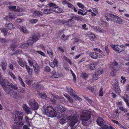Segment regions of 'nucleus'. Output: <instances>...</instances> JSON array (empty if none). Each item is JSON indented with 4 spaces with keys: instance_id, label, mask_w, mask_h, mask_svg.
Here are the masks:
<instances>
[{
    "instance_id": "f257e3e1",
    "label": "nucleus",
    "mask_w": 129,
    "mask_h": 129,
    "mask_svg": "<svg viewBox=\"0 0 129 129\" xmlns=\"http://www.w3.org/2000/svg\"><path fill=\"white\" fill-rule=\"evenodd\" d=\"M62 106H58L53 109L51 106H49L45 109L43 108L42 109L43 113L44 114H47L49 116L54 117L57 116V115H59L60 117L62 116V115L64 113V110Z\"/></svg>"
},
{
    "instance_id": "f03ea898",
    "label": "nucleus",
    "mask_w": 129,
    "mask_h": 129,
    "mask_svg": "<svg viewBox=\"0 0 129 129\" xmlns=\"http://www.w3.org/2000/svg\"><path fill=\"white\" fill-rule=\"evenodd\" d=\"M15 118L14 119V123L17 126H13V129H20L19 127L22 126L23 124V123L21 121L23 115V113L19 111H16L14 114Z\"/></svg>"
},
{
    "instance_id": "7ed1b4c3",
    "label": "nucleus",
    "mask_w": 129,
    "mask_h": 129,
    "mask_svg": "<svg viewBox=\"0 0 129 129\" xmlns=\"http://www.w3.org/2000/svg\"><path fill=\"white\" fill-rule=\"evenodd\" d=\"M81 120L84 125H88L90 123L91 112L89 111H84L81 115Z\"/></svg>"
},
{
    "instance_id": "20e7f679",
    "label": "nucleus",
    "mask_w": 129,
    "mask_h": 129,
    "mask_svg": "<svg viewBox=\"0 0 129 129\" xmlns=\"http://www.w3.org/2000/svg\"><path fill=\"white\" fill-rule=\"evenodd\" d=\"M69 119L70 120V125L72 129H74L73 126L78 121V116L75 114H74L73 116H71L69 117Z\"/></svg>"
},
{
    "instance_id": "39448f33",
    "label": "nucleus",
    "mask_w": 129,
    "mask_h": 129,
    "mask_svg": "<svg viewBox=\"0 0 129 129\" xmlns=\"http://www.w3.org/2000/svg\"><path fill=\"white\" fill-rule=\"evenodd\" d=\"M47 5L48 6L52 7V11L56 13H61L62 11V10L61 9L58 8L57 5L54 3H48Z\"/></svg>"
},
{
    "instance_id": "423d86ee",
    "label": "nucleus",
    "mask_w": 129,
    "mask_h": 129,
    "mask_svg": "<svg viewBox=\"0 0 129 129\" xmlns=\"http://www.w3.org/2000/svg\"><path fill=\"white\" fill-rule=\"evenodd\" d=\"M40 38V35H34L33 37L29 38L28 40V43H27L29 44V45H31L33 43L36 42Z\"/></svg>"
},
{
    "instance_id": "0eeeda50",
    "label": "nucleus",
    "mask_w": 129,
    "mask_h": 129,
    "mask_svg": "<svg viewBox=\"0 0 129 129\" xmlns=\"http://www.w3.org/2000/svg\"><path fill=\"white\" fill-rule=\"evenodd\" d=\"M111 46L114 50L118 52H121L124 51L125 49V46H124L111 45Z\"/></svg>"
},
{
    "instance_id": "6e6552de",
    "label": "nucleus",
    "mask_w": 129,
    "mask_h": 129,
    "mask_svg": "<svg viewBox=\"0 0 129 129\" xmlns=\"http://www.w3.org/2000/svg\"><path fill=\"white\" fill-rule=\"evenodd\" d=\"M28 104L31 107L34 109H37L38 108V104L34 99H30L29 101Z\"/></svg>"
},
{
    "instance_id": "1a4fd4ad",
    "label": "nucleus",
    "mask_w": 129,
    "mask_h": 129,
    "mask_svg": "<svg viewBox=\"0 0 129 129\" xmlns=\"http://www.w3.org/2000/svg\"><path fill=\"white\" fill-rule=\"evenodd\" d=\"M63 108L64 109V114L62 115V116L61 117H60L58 115H57V116H56V117H59V118L62 117V119L60 120L59 121V122L60 123L62 124L64 123L67 122L69 118V117H68L65 115V112L66 110V109L64 107H63Z\"/></svg>"
},
{
    "instance_id": "9d476101",
    "label": "nucleus",
    "mask_w": 129,
    "mask_h": 129,
    "mask_svg": "<svg viewBox=\"0 0 129 129\" xmlns=\"http://www.w3.org/2000/svg\"><path fill=\"white\" fill-rule=\"evenodd\" d=\"M22 108L25 112L27 114H31L32 113V110L30 108L28 107L26 104H23L22 106Z\"/></svg>"
},
{
    "instance_id": "9b49d317",
    "label": "nucleus",
    "mask_w": 129,
    "mask_h": 129,
    "mask_svg": "<svg viewBox=\"0 0 129 129\" xmlns=\"http://www.w3.org/2000/svg\"><path fill=\"white\" fill-rule=\"evenodd\" d=\"M112 21L114 22L115 23L121 24L122 23V20L119 17L114 15L113 19Z\"/></svg>"
},
{
    "instance_id": "f8f14e48",
    "label": "nucleus",
    "mask_w": 129,
    "mask_h": 129,
    "mask_svg": "<svg viewBox=\"0 0 129 129\" xmlns=\"http://www.w3.org/2000/svg\"><path fill=\"white\" fill-rule=\"evenodd\" d=\"M89 55L92 58L94 59H96L100 57V55L96 52H91L89 54Z\"/></svg>"
},
{
    "instance_id": "ddd939ff",
    "label": "nucleus",
    "mask_w": 129,
    "mask_h": 129,
    "mask_svg": "<svg viewBox=\"0 0 129 129\" xmlns=\"http://www.w3.org/2000/svg\"><path fill=\"white\" fill-rule=\"evenodd\" d=\"M114 16V15L110 13H107L105 15L106 19L108 21L111 20L112 21V19H113Z\"/></svg>"
},
{
    "instance_id": "4468645a",
    "label": "nucleus",
    "mask_w": 129,
    "mask_h": 129,
    "mask_svg": "<svg viewBox=\"0 0 129 129\" xmlns=\"http://www.w3.org/2000/svg\"><path fill=\"white\" fill-rule=\"evenodd\" d=\"M38 5L37 6L40 7V8H43V7H45V8L47 6V5H45L44 3L43 4H42L43 2H46V0H39Z\"/></svg>"
},
{
    "instance_id": "2eb2a0df",
    "label": "nucleus",
    "mask_w": 129,
    "mask_h": 129,
    "mask_svg": "<svg viewBox=\"0 0 129 129\" xmlns=\"http://www.w3.org/2000/svg\"><path fill=\"white\" fill-rule=\"evenodd\" d=\"M122 98L124 100L126 103V105L128 108H129V96L126 94L124 96H122Z\"/></svg>"
},
{
    "instance_id": "dca6fc26",
    "label": "nucleus",
    "mask_w": 129,
    "mask_h": 129,
    "mask_svg": "<svg viewBox=\"0 0 129 129\" xmlns=\"http://www.w3.org/2000/svg\"><path fill=\"white\" fill-rule=\"evenodd\" d=\"M110 68L112 69H117V70H118V64L116 61H114L113 62L111 63L110 64Z\"/></svg>"
},
{
    "instance_id": "f3484780",
    "label": "nucleus",
    "mask_w": 129,
    "mask_h": 129,
    "mask_svg": "<svg viewBox=\"0 0 129 129\" xmlns=\"http://www.w3.org/2000/svg\"><path fill=\"white\" fill-rule=\"evenodd\" d=\"M52 75L51 77L52 78H57L60 76V74L58 72L53 71L52 73Z\"/></svg>"
},
{
    "instance_id": "a211bd4d",
    "label": "nucleus",
    "mask_w": 129,
    "mask_h": 129,
    "mask_svg": "<svg viewBox=\"0 0 129 129\" xmlns=\"http://www.w3.org/2000/svg\"><path fill=\"white\" fill-rule=\"evenodd\" d=\"M45 8V7L43 8H41V11H43V12L45 14H50L51 12V10L50 9H46V7Z\"/></svg>"
},
{
    "instance_id": "6ab92c4d",
    "label": "nucleus",
    "mask_w": 129,
    "mask_h": 129,
    "mask_svg": "<svg viewBox=\"0 0 129 129\" xmlns=\"http://www.w3.org/2000/svg\"><path fill=\"white\" fill-rule=\"evenodd\" d=\"M37 90L38 94L40 97L43 99H46L47 96L45 93L44 92H40L38 90Z\"/></svg>"
},
{
    "instance_id": "aec40b11",
    "label": "nucleus",
    "mask_w": 129,
    "mask_h": 129,
    "mask_svg": "<svg viewBox=\"0 0 129 129\" xmlns=\"http://www.w3.org/2000/svg\"><path fill=\"white\" fill-rule=\"evenodd\" d=\"M42 12L38 11H34L33 13V16L34 17H39L42 15Z\"/></svg>"
},
{
    "instance_id": "412c9836",
    "label": "nucleus",
    "mask_w": 129,
    "mask_h": 129,
    "mask_svg": "<svg viewBox=\"0 0 129 129\" xmlns=\"http://www.w3.org/2000/svg\"><path fill=\"white\" fill-rule=\"evenodd\" d=\"M114 88V90L119 95L120 94V88H119L117 82L115 84Z\"/></svg>"
},
{
    "instance_id": "4be33fe9",
    "label": "nucleus",
    "mask_w": 129,
    "mask_h": 129,
    "mask_svg": "<svg viewBox=\"0 0 129 129\" xmlns=\"http://www.w3.org/2000/svg\"><path fill=\"white\" fill-rule=\"evenodd\" d=\"M32 120V119H29L27 116L25 117V121L27 123V124L29 125L30 126H32V122H31Z\"/></svg>"
},
{
    "instance_id": "5701e85b",
    "label": "nucleus",
    "mask_w": 129,
    "mask_h": 129,
    "mask_svg": "<svg viewBox=\"0 0 129 129\" xmlns=\"http://www.w3.org/2000/svg\"><path fill=\"white\" fill-rule=\"evenodd\" d=\"M96 122L100 126H101L104 123V121L102 118L100 117L97 119Z\"/></svg>"
},
{
    "instance_id": "b1692460",
    "label": "nucleus",
    "mask_w": 129,
    "mask_h": 129,
    "mask_svg": "<svg viewBox=\"0 0 129 129\" xmlns=\"http://www.w3.org/2000/svg\"><path fill=\"white\" fill-rule=\"evenodd\" d=\"M51 97H53V98L57 100H59L60 101H63L64 100V98L63 97H59L57 95L51 94Z\"/></svg>"
},
{
    "instance_id": "393cba45",
    "label": "nucleus",
    "mask_w": 129,
    "mask_h": 129,
    "mask_svg": "<svg viewBox=\"0 0 129 129\" xmlns=\"http://www.w3.org/2000/svg\"><path fill=\"white\" fill-rule=\"evenodd\" d=\"M34 67L35 72L37 74H38L39 73V67L37 64L36 62L34 64L33 66Z\"/></svg>"
},
{
    "instance_id": "a878e982",
    "label": "nucleus",
    "mask_w": 129,
    "mask_h": 129,
    "mask_svg": "<svg viewBox=\"0 0 129 129\" xmlns=\"http://www.w3.org/2000/svg\"><path fill=\"white\" fill-rule=\"evenodd\" d=\"M34 67L35 72L37 74H38L39 73V67L37 64L36 62L34 64L33 66Z\"/></svg>"
},
{
    "instance_id": "bb28decb",
    "label": "nucleus",
    "mask_w": 129,
    "mask_h": 129,
    "mask_svg": "<svg viewBox=\"0 0 129 129\" xmlns=\"http://www.w3.org/2000/svg\"><path fill=\"white\" fill-rule=\"evenodd\" d=\"M13 97L15 99H20V94L16 92H13L12 93ZM12 96V95H11Z\"/></svg>"
},
{
    "instance_id": "cd10ccee",
    "label": "nucleus",
    "mask_w": 129,
    "mask_h": 129,
    "mask_svg": "<svg viewBox=\"0 0 129 129\" xmlns=\"http://www.w3.org/2000/svg\"><path fill=\"white\" fill-rule=\"evenodd\" d=\"M98 62H95L90 65V68L92 70H94L97 65Z\"/></svg>"
},
{
    "instance_id": "c85d7f7f",
    "label": "nucleus",
    "mask_w": 129,
    "mask_h": 129,
    "mask_svg": "<svg viewBox=\"0 0 129 129\" xmlns=\"http://www.w3.org/2000/svg\"><path fill=\"white\" fill-rule=\"evenodd\" d=\"M25 67L28 74L30 75L32 74L33 71L32 69L27 65H26Z\"/></svg>"
},
{
    "instance_id": "c756f323",
    "label": "nucleus",
    "mask_w": 129,
    "mask_h": 129,
    "mask_svg": "<svg viewBox=\"0 0 129 129\" xmlns=\"http://www.w3.org/2000/svg\"><path fill=\"white\" fill-rule=\"evenodd\" d=\"M67 91L72 96L75 94L74 92L73 91V90L70 87H68L67 88Z\"/></svg>"
},
{
    "instance_id": "7c9ffc66",
    "label": "nucleus",
    "mask_w": 129,
    "mask_h": 129,
    "mask_svg": "<svg viewBox=\"0 0 129 129\" xmlns=\"http://www.w3.org/2000/svg\"><path fill=\"white\" fill-rule=\"evenodd\" d=\"M81 76L83 79L86 80L88 77V75L86 72H83L81 73Z\"/></svg>"
},
{
    "instance_id": "2f4dec72",
    "label": "nucleus",
    "mask_w": 129,
    "mask_h": 129,
    "mask_svg": "<svg viewBox=\"0 0 129 129\" xmlns=\"http://www.w3.org/2000/svg\"><path fill=\"white\" fill-rule=\"evenodd\" d=\"M18 63L22 67H23L25 65V66L26 65V62L25 61L21 60H20L18 61Z\"/></svg>"
},
{
    "instance_id": "473e14b6",
    "label": "nucleus",
    "mask_w": 129,
    "mask_h": 129,
    "mask_svg": "<svg viewBox=\"0 0 129 129\" xmlns=\"http://www.w3.org/2000/svg\"><path fill=\"white\" fill-rule=\"evenodd\" d=\"M2 68L3 70H5L7 67V63L6 61H2L1 62Z\"/></svg>"
},
{
    "instance_id": "72a5a7b5",
    "label": "nucleus",
    "mask_w": 129,
    "mask_h": 129,
    "mask_svg": "<svg viewBox=\"0 0 129 129\" xmlns=\"http://www.w3.org/2000/svg\"><path fill=\"white\" fill-rule=\"evenodd\" d=\"M9 9L11 11H16V6H9Z\"/></svg>"
},
{
    "instance_id": "f704fd0d",
    "label": "nucleus",
    "mask_w": 129,
    "mask_h": 129,
    "mask_svg": "<svg viewBox=\"0 0 129 129\" xmlns=\"http://www.w3.org/2000/svg\"><path fill=\"white\" fill-rule=\"evenodd\" d=\"M96 73L97 74L101 75L102 74L103 72V69L101 68H99L96 71Z\"/></svg>"
},
{
    "instance_id": "c9c22d12",
    "label": "nucleus",
    "mask_w": 129,
    "mask_h": 129,
    "mask_svg": "<svg viewBox=\"0 0 129 129\" xmlns=\"http://www.w3.org/2000/svg\"><path fill=\"white\" fill-rule=\"evenodd\" d=\"M20 30L23 33L25 34H27L28 32V31L26 28L24 27H21L20 29Z\"/></svg>"
},
{
    "instance_id": "e433bc0d",
    "label": "nucleus",
    "mask_w": 129,
    "mask_h": 129,
    "mask_svg": "<svg viewBox=\"0 0 129 129\" xmlns=\"http://www.w3.org/2000/svg\"><path fill=\"white\" fill-rule=\"evenodd\" d=\"M2 32L4 34V36L7 34L8 30L6 28H3L1 29Z\"/></svg>"
},
{
    "instance_id": "4c0bfd02",
    "label": "nucleus",
    "mask_w": 129,
    "mask_h": 129,
    "mask_svg": "<svg viewBox=\"0 0 129 129\" xmlns=\"http://www.w3.org/2000/svg\"><path fill=\"white\" fill-rule=\"evenodd\" d=\"M117 69H112V70L110 74L112 76H115V74L117 72Z\"/></svg>"
},
{
    "instance_id": "58836bf2",
    "label": "nucleus",
    "mask_w": 129,
    "mask_h": 129,
    "mask_svg": "<svg viewBox=\"0 0 129 129\" xmlns=\"http://www.w3.org/2000/svg\"><path fill=\"white\" fill-rule=\"evenodd\" d=\"M100 129H113L111 126H108L106 125H104Z\"/></svg>"
},
{
    "instance_id": "ea45409f",
    "label": "nucleus",
    "mask_w": 129,
    "mask_h": 129,
    "mask_svg": "<svg viewBox=\"0 0 129 129\" xmlns=\"http://www.w3.org/2000/svg\"><path fill=\"white\" fill-rule=\"evenodd\" d=\"M28 61L29 65L31 67H32L34 65V63L36 62L34 60H32L30 59L28 60Z\"/></svg>"
},
{
    "instance_id": "a19ab883",
    "label": "nucleus",
    "mask_w": 129,
    "mask_h": 129,
    "mask_svg": "<svg viewBox=\"0 0 129 129\" xmlns=\"http://www.w3.org/2000/svg\"><path fill=\"white\" fill-rule=\"evenodd\" d=\"M29 46V44L27 43H25L23 44H21L20 46L21 48L23 49H25L27 48Z\"/></svg>"
},
{
    "instance_id": "79ce46f5",
    "label": "nucleus",
    "mask_w": 129,
    "mask_h": 129,
    "mask_svg": "<svg viewBox=\"0 0 129 129\" xmlns=\"http://www.w3.org/2000/svg\"><path fill=\"white\" fill-rule=\"evenodd\" d=\"M47 52L48 54L50 55L51 56L53 55V53L52 50L50 48H49L47 50Z\"/></svg>"
},
{
    "instance_id": "37998d69",
    "label": "nucleus",
    "mask_w": 129,
    "mask_h": 129,
    "mask_svg": "<svg viewBox=\"0 0 129 129\" xmlns=\"http://www.w3.org/2000/svg\"><path fill=\"white\" fill-rule=\"evenodd\" d=\"M119 109H120L123 111V112L125 113L127 112V109H125V108L123 107L122 106H120L119 107Z\"/></svg>"
},
{
    "instance_id": "c03bdc74",
    "label": "nucleus",
    "mask_w": 129,
    "mask_h": 129,
    "mask_svg": "<svg viewBox=\"0 0 129 129\" xmlns=\"http://www.w3.org/2000/svg\"><path fill=\"white\" fill-rule=\"evenodd\" d=\"M9 86L12 88L15 89H17L18 88V87L16 86V85H14L13 84L11 83L10 84L9 83Z\"/></svg>"
},
{
    "instance_id": "a18cd8bd",
    "label": "nucleus",
    "mask_w": 129,
    "mask_h": 129,
    "mask_svg": "<svg viewBox=\"0 0 129 129\" xmlns=\"http://www.w3.org/2000/svg\"><path fill=\"white\" fill-rule=\"evenodd\" d=\"M95 51H97L101 53L104 56H105V55L104 54V53L100 49H98V48H95L93 49Z\"/></svg>"
},
{
    "instance_id": "49530a36",
    "label": "nucleus",
    "mask_w": 129,
    "mask_h": 129,
    "mask_svg": "<svg viewBox=\"0 0 129 129\" xmlns=\"http://www.w3.org/2000/svg\"><path fill=\"white\" fill-rule=\"evenodd\" d=\"M99 77L97 74H94L92 77V79L93 80H96L98 79Z\"/></svg>"
},
{
    "instance_id": "de8ad7c7",
    "label": "nucleus",
    "mask_w": 129,
    "mask_h": 129,
    "mask_svg": "<svg viewBox=\"0 0 129 129\" xmlns=\"http://www.w3.org/2000/svg\"><path fill=\"white\" fill-rule=\"evenodd\" d=\"M57 52H63L64 50V49L61 47H58L57 48Z\"/></svg>"
},
{
    "instance_id": "09e8293b",
    "label": "nucleus",
    "mask_w": 129,
    "mask_h": 129,
    "mask_svg": "<svg viewBox=\"0 0 129 129\" xmlns=\"http://www.w3.org/2000/svg\"><path fill=\"white\" fill-rule=\"evenodd\" d=\"M18 80L20 81V83L21 85L23 86H25V85L24 84V83L22 79L20 78V77L19 76H18Z\"/></svg>"
},
{
    "instance_id": "8fccbe9b",
    "label": "nucleus",
    "mask_w": 129,
    "mask_h": 129,
    "mask_svg": "<svg viewBox=\"0 0 129 129\" xmlns=\"http://www.w3.org/2000/svg\"><path fill=\"white\" fill-rule=\"evenodd\" d=\"M95 29L97 31L103 33L104 32V30H102L101 28L99 27H95Z\"/></svg>"
},
{
    "instance_id": "3c124183",
    "label": "nucleus",
    "mask_w": 129,
    "mask_h": 129,
    "mask_svg": "<svg viewBox=\"0 0 129 129\" xmlns=\"http://www.w3.org/2000/svg\"><path fill=\"white\" fill-rule=\"evenodd\" d=\"M33 81L31 79H26L25 80V82L27 84H30Z\"/></svg>"
},
{
    "instance_id": "603ef678",
    "label": "nucleus",
    "mask_w": 129,
    "mask_h": 129,
    "mask_svg": "<svg viewBox=\"0 0 129 129\" xmlns=\"http://www.w3.org/2000/svg\"><path fill=\"white\" fill-rule=\"evenodd\" d=\"M121 82L123 84H124L126 81V80L125 79V78L122 76L121 77Z\"/></svg>"
},
{
    "instance_id": "864d4df0",
    "label": "nucleus",
    "mask_w": 129,
    "mask_h": 129,
    "mask_svg": "<svg viewBox=\"0 0 129 129\" xmlns=\"http://www.w3.org/2000/svg\"><path fill=\"white\" fill-rule=\"evenodd\" d=\"M24 11V10L23 9L21 8L18 7H17L16 8V11L20 12H23Z\"/></svg>"
},
{
    "instance_id": "5fc2aeb1",
    "label": "nucleus",
    "mask_w": 129,
    "mask_h": 129,
    "mask_svg": "<svg viewBox=\"0 0 129 129\" xmlns=\"http://www.w3.org/2000/svg\"><path fill=\"white\" fill-rule=\"evenodd\" d=\"M44 70L45 72H50L51 69L48 66H46L45 67Z\"/></svg>"
},
{
    "instance_id": "6e6d98bb",
    "label": "nucleus",
    "mask_w": 129,
    "mask_h": 129,
    "mask_svg": "<svg viewBox=\"0 0 129 129\" xmlns=\"http://www.w3.org/2000/svg\"><path fill=\"white\" fill-rule=\"evenodd\" d=\"M103 94V89L102 87H101L100 90L99 95L101 96H102Z\"/></svg>"
},
{
    "instance_id": "4d7b16f0",
    "label": "nucleus",
    "mask_w": 129,
    "mask_h": 129,
    "mask_svg": "<svg viewBox=\"0 0 129 129\" xmlns=\"http://www.w3.org/2000/svg\"><path fill=\"white\" fill-rule=\"evenodd\" d=\"M38 21V20L37 19H32L30 20V23H35Z\"/></svg>"
},
{
    "instance_id": "13d9d810",
    "label": "nucleus",
    "mask_w": 129,
    "mask_h": 129,
    "mask_svg": "<svg viewBox=\"0 0 129 129\" xmlns=\"http://www.w3.org/2000/svg\"><path fill=\"white\" fill-rule=\"evenodd\" d=\"M36 52L44 56H45V54L43 52L40 51H36Z\"/></svg>"
},
{
    "instance_id": "bf43d9fd",
    "label": "nucleus",
    "mask_w": 129,
    "mask_h": 129,
    "mask_svg": "<svg viewBox=\"0 0 129 129\" xmlns=\"http://www.w3.org/2000/svg\"><path fill=\"white\" fill-rule=\"evenodd\" d=\"M77 5L79 8H83L84 7V6L83 5L80 3H77Z\"/></svg>"
},
{
    "instance_id": "052dcab7",
    "label": "nucleus",
    "mask_w": 129,
    "mask_h": 129,
    "mask_svg": "<svg viewBox=\"0 0 129 129\" xmlns=\"http://www.w3.org/2000/svg\"><path fill=\"white\" fill-rule=\"evenodd\" d=\"M52 62L55 66H58V62L56 59H55Z\"/></svg>"
},
{
    "instance_id": "680f3d73",
    "label": "nucleus",
    "mask_w": 129,
    "mask_h": 129,
    "mask_svg": "<svg viewBox=\"0 0 129 129\" xmlns=\"http://www.w3.org/2000/svg\"><path fill=\"white\" fill-rule=\"evenodd\" d=\"M37 86L38 88H40L41 89H44V86L41 84H38L37 85Z\"/></svg>"
},
{
    "instance_id": "e2e57ef3",
    "label": "nucleus",
    "mask_w": 129,
    "mask_h": 129,
    "mask_svg": "<svg viewBox=\"0 0 129 129\" xmlns=\"http://www.w3.org/2000/svg\"><path fill=\"white\" fill-rule=\"evenodd\" d=\"M73 96V97L75 99H77L78 100H81V99L79 97L76 95L75 94H74Z\"/></svg>"
},
{
    "instance_id": "0e129e2a",
    "label": "nucleus",
    "mask_w": 129,
    "mask_h": 129,
    "mask_svg": "<svg viewBox=\"0 0 129 129\" xmlns=\"http://www.w3.org/2000/svg\"><path fill=\"white\" fill-rule=\"evenodd\" d=\"M73 96V97L75 99H77L78 100H81V99L79 97L76 95L75 94H74Z\"/></svg>"
},
{
    "instance_id": "69168bd1",
    "label": "nucleus",
    "mask_w": 129,
    "mask_h": 129,
    "mask_svg": "<svg viewBox=\"0 0 129 129\" xmlns=\"http://www.w3.org/2000/svg\"><path fill=\"white\" fill-rule=\"evenodd\" d=\"M67 5L68 6V7L70 8L71 9H73L74 8V6L73 5L69 2L67 4Z\"/></svg>"
},
{
    "instance_id": "338daca9",
    "label": "nucleus",
    "mask_w": 129,
    "mask_h": 129,
    "mask_svg": "<svg viewBox=\"0 0 129 129\" xmlns=\"http://www.w3.org/2000/svg\"><path fill=\"white\" fill-rule=\"evenodd\" d=\"M75 19L77 20H81L82 18L81 17L76 15Z\"/></svg>"
},
{
    "instance_id": "774afa93",
    "label": "nucleus",
    "mask_w": 129,
    "mask_h": 129,
    "mask_svg": "<svg viewBox=\"0 0 129 129\" xmlns=\"http://www.w3.org/2000/svg\"><path fill=\"white\" fill-rule=\"evenodd\" d=\"M9 74L14 79H16L15 76L12 72H9Z\"/></svg>"
}]
</instances>
